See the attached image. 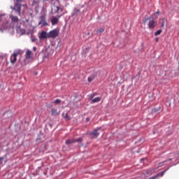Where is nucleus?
<instances>
[{"mask_svg":"<svg viewBox=\"0 0 179 179\" xmlns=\"http://www.w3.org/2000/svg\"><path fill=\"white\" fill-rule=\"evenodd\" d=\"M3 162V158H0V164H2V163Z\"/></svg>","mask_w":179,"mask_h":179,"instance_id":"obj_28","label":"nucleus"},{"mask_svg":"<svg viewBox=\"0 0 179 179\" xmlns=\"http://www.w3.org/2000/svg\"><path fill=\"white\" fill-rule=\"evenodd\" d=\"M2 20V15H0V20Z\"/></svg>","mask_w":179,"mask_h":179,"instance_id":"obj_34","label":"nucleus"},{"mask_svg":"<svg viewBox=\"0 0 179 179\" xmlns=\"http://www.w3.org/2000/svg\"><path fill=\"white\" fill-rule=\"evenodd\" d=\"M56 10H55V13H58V12H59V10H61V12H62V9L59 8V6H55Z\"/></svg>","mask_w":179,"mask_h":179,"instance_id":"obj_23","label":"nucleus"},{"mask_svg":"<svg viewBox=\"0 0 179 179\" xmlns=\"http://www.w3.org/2000/svg\"><path fill=\"white\" fill-rule=\"evenodd\" d=\"M163 31L162 30V29H159V30H158L157 31H156L155 33V36H159V34H162V32Z\"/></svg>","mask_w":179,"mask_h":179,"instance_id":"obj_22","label":"nucleus"},{"mask_svg":"<svg viewBox=\"0 0 179 179\" xmlns=\"http://www.w3.org/2000/svg\"><path fill=\"white\" fill-rule=\"evenodd\" d=\"M31 59V50H27L25 54V60Z\"/></svg>","mask_w":179,"mask_h":179,"instance_id":"obj_10","label":"nucleus"},{"mask_svg":"<svg viewBox=\"0 0 179 179\" xmlns=\"http://www.w3.org/2000/svg\"><path fill=\"white\" fill-rule=\"evenodd\" d=\"M58 22H59V19L58 17H53L51 20L52 25L55 26V24H58Z\"/></svg>","mask_w":179,"mask_h":179,"instance_id":"obj_14","label":"nucleus"},{"mask_svg":"<svg viewBox=\"0 0 179 179\" xmlns=\"http://www.w3.org/2000/svg\"><path fill=\"white\" fill-rule=\"evenodd\" d=\"M96 76L92 75L90 77H88L87 80L88 82H93V80L95 79Z\"/></svg>","mask_w":179,"mask_h":179,"instance_id":"obj_19","label":"nucleus"},{"mask_svg":"<svg viewBox=\"0 0 179 179\" xmlns=\"http://www.w3.org/2000/svg\"><path fill=\"white\" fill-rule=\"evenodd\" d=\"M100 129H101V127H98L96 129H94L91 135H93L94 136H99V135H100V134L98 132L99 131H100Z\"/></svg>","mask_w":179,"mask_h":179,"instance_id":"obj_11","label":"nucleus"},{"mask_svg":"<svg viewBox=\"0 0 179 179\" xmlns=\"http://www.w3.org/2000/svg\"><path fill=\"white\" fill-rule=\"evenodd\" d=\"M8 27H9V22H8V20H4L1 24V29L3 30H6Z\"/></svg>","mask_w":179,"mask_h":179,"instance_id":"obj_9","label":"nucleus"},{"mask_svg":"<svg viewBox=\"0 0 179 179\" xmlns=\"http://www.w3.org/2000/svg\"><path fill=\"white\" fill-rule=\"evenodd\" d=\"M167 170H169V169H166V170L164 171L163 172L159 173L158 174H157V177H163L164 176V174L166 173V171H167Z\"/></svg>","mask_w":179,"mask_h":179,"instance_id":"obj_20","label":"nucleus"},{"mask_svg":"<svg viewBox=\"0 0 179 179\" xmlns=\"http://www.w3.org/2000/svg\"><path fill=\"white\" fill-rule=\"evenodd\" d=\"M9 18L10 19L11 23L13 24H18L19 22H20V20L19 19V17L13 15V13L9 15Z\"/></svg>","mask_w":179,"mask_h":179,"instance_id":"obj_5","label":"nucleus"},{"mask_svg":"<svg viewBox=\"0 0 179 179\" xmlns=\"http://www.w3.org/2000/svg\"><path fill=\"white\" fill-rule=\"evenodd\" d=\"M10 9H12V10H15V12H17L18 16L22 15V4L20 3H15L14 6H10Z\"/></svg>","mask_w":179,"mask_h":179,"instance_id":"obj_2","label":"nucleus"},{"mask_svg":"<svg viewBox=\"0 0 179 179\" xmlns=\"http://www.w3.org/2000/svg\"><path fill=\"white\" fill-rule=\"evenodd\" d=\"M155 173V169H150L145 171V174L146 176H152Z\"/></svg>","mask_w":179,"mask_h":179,"instance_id":"obj_15","label":"nucleus"},{"mask_svg":"<svg viewBox=\"0 0 179 179\" xmlns=\"http://www.w3.org/2000/svg\"><path fill=\"white\" fill-rule=\"evenodd\" d=\"M105 30H106V28L101 27L94 30V32L96 33V34H101L102 33H104Z\"/></svg>","mask_w":179,"mask_h":179,"instance_id":"obj_12","label":"nucleus"},{"mask_svg":"<svg viewBox=\"0 0 179 179\" xmlns=\"http://www.w3.org/2000/svg\"><path fill=\"white\" fill-rule=\"evenodd\" d=\"M158 177H157V176H152V177H151V178H150L149 179H156V178H157Z\"/></svg>","mask_w":179,"mask_h":179,"instance_id":"obj_27","label":"nucleus"},{"mask_svg":"<svg viewBox=\"0 0 179 179\" xmlns=\"http://www.w3.org/2000/svg\"><path fill=\"white\" fill-rule=\"evenodd\" d=\"M83 139L82 138H78L76 140V142H78L79 143H80V142H82Z\"/></svg>","mask_w":179,"mask_h":179,"instance_id":"obj_26","label":"nucleus"},{"mask_svg":"<svg viewBox=\"0 0 179 179\" xmlns=\"http://www.w3.org/2000/svg\"><path fill=\"white\" fill-rule=\"evenodd\" d=\"M164 24H166V20L164 18H163L162 20V24H161V27H164Z\"/></svg>","mask_w":179,"mask_h":179,"instance_id":"obj_21","label":"nucleus"},{"mask_svg":"<svg viewBox=\"0 0 179 179\" xmlns=\"http://www.w3.org/2000/svg\"><path fill=\"white\" fill-rule=\"evenodd\" d=\"M60 112L57 110V109H52L51 110V115H59Z\"/></svg>","mask_w":179,"mask_h":179,"instance_id":"obj_17","label":"nucleus"},{"mask_svg":"<svg viewBox=\"0 0 179 179\" xmlns=\"http://www.w3.org/2000/svg\"><path fill=\"white\" fill-rule=\"evenodd\" d=\"M54 104H61V101L60 99H56L55 101H53Z\"/></svg>","mask_w":179,"mask_h":179,"instance_id":"obj_24","label":"nucleus"},{"mask_svg":"<svg viewBox=\"0 0 179 179\" xmlns=\"http://www.w3.org/2000/svg\"><path fill=\"white\" fill-rule=\"evenodd\" d=\"M20 54H21L20 52H15L10 55V61L12 65H15V63L17 61V55H20Z\"/></svg>","mask_w":179,"mask_h":179,"instance_id":"obj_4","label":"nucleus"},{"mask_svg":"<svg viewBox=\"0 0 179 179\" xmlns=\"http://www.w3.org/2000/svg\"><path fill=\"white\" fill-rule=\"evenodd\" d=\"M58 34H59V31L57 29L50 31L48 33L49 38H55V37H58Z\"/></svg>","mask_w":179,"mask_h":179,"instance_id":"obj_6","label":"nucleus"},{"mask_svg":"<svg viewBox=\"0 0 179 179\" xmlns=\"http://www.w3.org/2000/svg\"><path fill=\"white\" fill-rule=\"evenodd\" d=\"M33 50H34V51H36V50H37V48H36V46H34V47L33 48Z\"/></svg>","mask_w":179,"mask_h":179,"instance_id":"obj_30","label":"nucleus"},{"mask_svg":"<svg viewBox=\"0 0 179 179\" xmlns=\"http://www.w3.org/2000/svg\"><path fill=\"white\" fill-rule=\"evenodd\" d=\"M16 1H17V2L19 3V2H22L23 0H16Z\"/></svg>","mask_w":179,"mask_h":179,"instance_id":"obj_31","label":"nucleus"},{"mask_svg":"<svg viewBox=\"0 0 179 179\" xmlns=\"http://www.w3.org/2000/svg\"><path fill=\"white\" fill-rule=\"evenodd\" d=\"M156 13H158V14H159V11H157Z\"/></svg>","mask_w":179,"mask_h":179,"instance_id":"obj_36","label":"nucleus"},{"mask_svg":"<svg viewBox=\"0 0 179 179\" xmlns=\"http://www.w3.org/2000/svg\"><path fill=\"white\" fill-rule=\"evenodd\" d=\"M63 117L66 121H69L71 120V117H69V115L68 113H63Z\"/></svg>","mask_w":179,"mask_h":179,"instance_id":"obj_18","label":"nucleus"},{"mask_svg":"<svg viewBox=\"0 0 179 179\" xmlns=\"http://www.w3.org/2000/svg\"><path fill=\"white\" fill-rule=\"evenodd\" d=\"M51 1H54V0H51Z\"/></svg>","mask_w":179,"mask_h":179,"instance_id":"obj_38","label":"nucleus"},{"mask_svg":"<svg viewBox=\"0 0 179 179\" xmlns=\"http://www.w3.org/2000/svg\"><path fill=\"white\" fill-rule=\"evenodd\" d=\"M38 24H42V26H48V23H47V21H45V15L40 17Z\"/></svg>","mask_w":179,"mask_h":179,"instance_id":"obj_7","label":"nucleus"},{"mask_svg":"<svg viewBox=\"0 0 179 179\" xmlns=\"http://www.w3.org/2000/svg\"><path fill=\"white\" fill-rule=\"evenodd\" d=\"M66 145H72L73 143H76V139L75 138H69L66 141Z\"/></svg>","mask_w":179,"mask_h":179,"instance_id":"obj_13","label":"nucleus"},{"mask_svg":"<svg viewBox=\"0 0 179 179\" xmlns=\"http://www.w3.org/2000/svg\"><path fill=\"white\" fill-rule=\"evenodd\" d=\"M80 15V10L78 8H74L73 12V16H78Z\"/></svg>","mask_w":179,"mask_h":179,"instance_id":"obj_16","label":"nucleus"},{"mask_svg":"<svg viewBox=\"0 0 179 179\" xmlns=\"http://www.w3.org/2000/svg\"><path fill=\"white\" fill-rule=\"evenodd\" d=\"M169 162H171V160H173V159L170 158L168 159Z\"/></svg>","mask_w":179,"mask_h":179,"instance_id":"obj_33","label":"nucleus"},{"mask_svg":"<svg viewBox=\"0 0 179 179\" xmlns=\"http://www.w3.org/2000/svg\"><path fill=\"white\" fill-rule=\"evenodd\" d=\"M94 96H97V94L94 93V94H92L91 95H90L89 100H90V101H91L92 104L101 101V97L94 98Z\"/></svg>","mask_w":179,"mask_h":179,"instance_id":"obj_3","label":"nucleus"},{"mask_svg":"<svg viewBox=\"0 0 179 179\" xmlns=\"http://www.w3.org/2000/svg\"><path fill=\"white\" fill-rule=\"evenodd\" d=\"M39 38L41 40L43 38H49L48 33L45 31H43L38 36Z\"/></svg>","mask_w":179,"mask_h":179,"instance_id":"obj_8","label":"nucleus"},{"mask_svg":"<svg viewBox=\"0 0 179 179\" xmlns=\"http://www.w3.org/2000/svg\"><path fill=\"white\" fill-rule=\"evenodd\" d=\"M152 111H154V113H156V109H153Z\"/></svg>","mask_w":179,"mask_h":179,"instance_id":"obj_35","label":"nucleus"},{"mask_svg":"<svg viewBox=\"0 0 179 179\" xmlns=\"http://www.w3.org/2000/svg\"><path fill=\"white\" fill-rule=\"evenodd\" d=\"M166 162H167V160L164 161V162H159V163L158 164V166H159V167H162V166H163V164L166 163Z\"/></svg>","mask_w":179,"mask_h":179,"instance_id":"obj_25","label":"nucleus"},{"mask_svg":"<svg viewBox=\"0 0 179 179\" xmlns=\"http://www.w3.org/2000/svg\"><path fill=\"white\" fill-rule=\"evenodd\" d=\"M150 19H152V17H148L143 20V22L144 24H146V22H148V20H150L148 22V29H153L157 25V22H156V20H155L153 19L152 20H150Z\"/></svg>","mask_w":179,"mask_h":179,"instance_id":"obj_1","label":"nucleus"},{"mask_svg":"<svg viewBox=\"0 0 179 179\" xmlns=\"http://www.w3.org/2000/svg\"><path fill=\"white\" fill-rule=\"evenodd\" d=\"M59 17H61V15H59Z\"/></svg>","mask_w":179,"mask_h":179,"instance_id":"obj_37","label":"nucleus"},{"mask_svg":"<svg viewBox=\"0 0 179 179\" xmlns=\"http://www.w3.org/2000/svg\"><path fill=\"white\" fill-rule=\"evenodd\" d=\"M155 41H157V42L159 41V38H156Z\"/></svg>","mask_w":179,"mask_h":179,"instance_id":"obj_32","label":"nucleus"},{"mask_svg":"<svg viewBox=\"0 0 179 179\" xmlns=\"http://www.w3.org/2000/svg\"><path fill=\"white\" fill-rule=\"evenodd\" d=\"M89 50H90V48H85V51H86L85 52H87L89 51Z\"/></svg>","mask_w":179,"mask_h":179,"instance_id":"obj_29","label":"nucleus"}]
</instances>
